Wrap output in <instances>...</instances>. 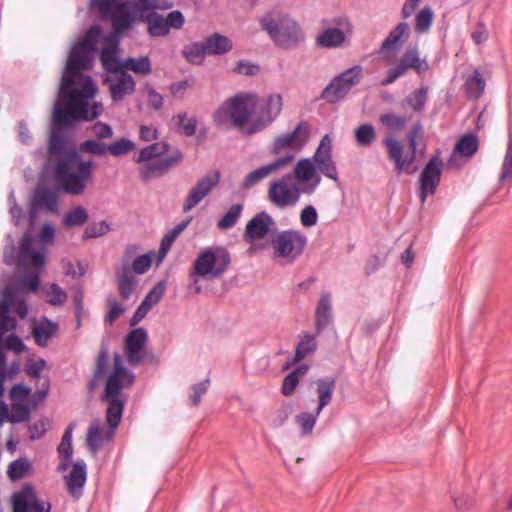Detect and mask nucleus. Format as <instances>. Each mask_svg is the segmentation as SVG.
<instances>
[{"label":"nucleus","mask_w":512,"mask_h":512,"mask_svg":"<svg viewBox=\"0 0 512 512\" xmlns=\"http://www.w3.org/2000/svg\"><path fill=\"white\" fill-rule=\"evenodd\" d=\"M100 34L99 26L90 27L69 52L53 108V121L56 125L67 126L78 121H92L104 111L102 102L95 100L97 85L90 76L81 72L91 67Z\"/></svg>","instance_id":"nucleus-1"},{"label":"nucleus","mask_w":512,"mask_h":512,"mask_svg":"<svg viewBox=\"0 0 512 512\" xmlns=\"http://www.w3.org/2000/svg\"><path fill=\"white\" fill-rule=\"evenodd\" d=\"M283 98L271 93L266 97L256 92L241 91L226 99L214 112L213 120L221 127H234L253 135L269 127L281 114Z\"/></svg>","instance_id":"nucleus-2"},{"label":"nucleus","mask_w":512,"mask_h":512,"mask_svg":"<svg viewBox=\"0 0 512 512\" xmlns=\"http://www.w3.org/2000/svg\"><path fill=\"white\" fill-rule=\"evenodd\" d=\"M260 27L272 42L282 49H294L305 41V33L291 15L281 11H269L259 19Z\"/></svg>","instance_id":"nucleus-3"},{"label":"nucleus","mask_w":512,"mask_h":512,"mask_svg":"<svg viewBox=\"0 0 512 512\" xmlns=\"http://www.w3.org/2000/svg\"><path fill=\"white\" fill-rule=\"evenodd\" d=\"M93 169L92 161H84L76 151H73L57 163L54 174L58 186L65 193L81 195L92 179Z\"/></svg>","instance_id":"nucleus-4"},{"label":"nucleus","mask_w":512,"mask_h":512,"mask_svg":"<svg viewBox=\"0 0 512 512\" xmlns=\"http://www.w3.org/2000/svg\"><path fill=\"white\" fill-rule=\"evenodd\" d=\"M231 258L229 252L222 246H212L204 249L196 257L191 277L196 284L200 280H215L221 278L227 271Z\"/></svg>","instance_id":"nucleus-5"},{"label":"nucleus","mask_w":512,"mask_h":512,"mask_svg":"<svg viewBox=\"0 0 512 512\" xmlns=\"http://www.w3.org/2000/svg\"><path fill=\"white\" fill-rule=\"evenodd\" d=\"M119 33L108 35L103 39L101 51V62L105 69H121L126 72L130 70L135 74L146 76L151 72V62L148 56L139 58H127L121 60L119 54Z\"/></svg>","instance_id":"nucleus-6"},{"label":"nucleus","mask_w":512,"mask_h":512,"mask_svg":"<svg viewBox=\"0 0 512 512\" xmlns=\"http://www.w3.org/2000/svg\"><path fill=\"white\" fill-rule=\"evenodd\" d=\"M133 382L134 374L124 367L121 355L114 354L113 368L108 374L104 390V400L109 403L108 407L118 405L123 413L125 397L122 391L129 388Z\"/></svg>","instance_id":"nucleus-7"},{"label":"nucleus","mask_w":512,"mask_h":512,"mask_svg":"<svg viewBox=\"0 0 512 512\" xmlns=\"http://www.w3.org/2000/svg\"><path fill=\"white\" fill-rule=\"evenodd\" d=\"M310 138V127L306 122H300L289 132L277 135L270 146V153L275 157L289 158V165L296 155L306 146Z\"/></svg>","instance_id":"nucleus-8"},{"label":"nucleus","mask_w":512,"mask_h":512,"mask_svg":"<svg viewBox=\"0 0 512 512\" xmlns=\"http://www.w3.org/2000/svg\"><path fill=\"white\" fill-rule=\"evenodd\" d=\"M323 29L315 38L316 46L325 49L340 48L350 43L353 25L346 17L323 20Z\"/></svg>","instance_id":"nucleus-9"},{"label":"nucleus","mask_w":512,"mask_h":512,"mask_svg":"<svg viewBox=\"0 0 512 512\" xmlns=\"http://www.w3.org/2000/svg\"><path fill=\"white\" fill-rule=\"evenodd\" d=\"M122 414L120 406L108 407L106 412L108 426H105L98 419L91 422L87 431L86 443L93 453H97L100 448L113 439Z\"/></svg>","instance_id":"nucleus-10"},{"label":"nucleus","mask_w":512,"mask_h":512,"mask_svg":"<svg viewBox=\"0 0 512 512\" xmlns=\"http://www.w3.org/2000/svg\"><path fill=\"white\" fill-rule=\"evenodd\" d=\"M307 242V236L302 231L288 229L277 233L271 240V246L276 258L291 263L304 252Z\"/></svg>","instance_id":"nucleus-11"},{"label":"nucleus","mask_w":512,"mask_h":512,"mask_svg":"<svg viewBox=\"0 0 512 512\" xmlns=\"http://www.w3.org/2000/svg\"><path fill=\"white\" fill-rule=\"evenodd\" d=\"M302 194L304 193L294 181L293 175L289 173L272 180L267 190L269 202L279 209L294 207Z\"/></svg>","instance_id":"nucleus-12"},{"label":"nucleus","mask_w":512,"mask_h":512,"mask_svg":"<svg viewBox=\"0 0 512 512\" xmlns=\"http://www.w3.org/2000/svg\"><path fill=\"white\" fill-rule=\"evenodd\" d=\"M409 70H414L418 75H422L429 70V63L425 57H421L417 45H410L406 48L398 63L387 71V75L381 81V85L387 86L392 84Z\"/></svg>","instance_id":"nucleus-13"},{"label":"nucleus","mask_w":512,"mask_h":512,"mask_svg":"<svg viewBox=\"0 0 512 512\" xmlns=\"http://www.w3.org/2000/svg\"><path fill=\"white\" fill-rule=\"evenodd\" d=\"M363 76V67L354 65L335 76L324 89L322 97L330 103L342 100L349 91L360 83Z\"/></svg>","instance_id":"nucleus-14"},{"label":"nucleus","mask_w":512,"mask_h":512,"mask_svg":"<svg viewBox=\"0 0 512 512\" xmlns=\"http://www.w3.org/2000/svg\"><path fill=\"white\" fill-rule=\"evenodd\" d=\"M335 389V380L332 378H323L317 381V392L319 397V404L315 413L302 412L296 416V422L301 429L304 436L310 435L317 422V418L324 407H326L332 400Z\"/></svg>","instance_id":"nucleus-15"},{"label":"nucleus","mask_w":512,"mask_h":512,"mask_svg":"<svg viewBox=\"0 0 512 512\" xmlns=\"http://www.w3.org/2000/svg\"><path fill=\"white\" fill-rule=\"evenodd\" d=\"M294 181L304 194H312L321 183V173L313 163V159L304 157L299 159L293 167Z\"/></svg>","instance_id":"nucleus-16"},{"label":"nucleus","mask_w":512,"mask_h":512,"mask_svg":"<svg viewBox=\"0 0 512 512\" xmlns=\"http://www.w3.org/2000/svg\"><path fill=\"white\" fill-rule=\"evenodd\" d=\"M275 226L274 219L266 212L255 215L247 224L243 238L250 244V250L264 249L267 244H259Z\"/></svg>","instance_id":"nucleus-17"},{"label":"nucleus","mask_w":512,"mask_h":512,"mask_svg":"<svg viewBox=\"0 0 512 512\" xmlns=\"http://www.w3.org/2000/svg\"><path fill=\"white\" fill-rule=\"evenodd\" d=\"M10 502L13 512H50L49 502L39 501L34 488L26 484L11 495Z\"/></svg>","instance_id":"nucleus-18"},{"label":"nucleus","mask_w":512,"mask_h":512,"mask_svg":"<svg viewBox=\"0 0 512 512\" xmlns=\"http://www.w3.org/2000/svg\"><path fill=\"white\" fill-rule=\"evenodd\" d=\"M12 402L11 413L6 419L12 423L23 422L29 418L30 409L37 403L31 401V389L23 385H16L10 391Z\"/></svg>","instance_id":"nucleus-19"},{"label":"nucleus","mask_w":512,"mask_h":512,"mask_svg":"<svg viewBox=\"0 0 512 512\" xmlns=\"http://www.w3.org/2000/svg\"><path fill=\"white\" fill-rule=\"evenodd\" d=\"M314 165L321 174L338 181V171L332 157V140L328 134L324 135L312 157Z\"/></svg>","instance_id":"nucleus-20"},{"label":"nucleus","mask_w":512,"mask_h":512,"mask_svg":"<svg viewBox=\"0 0 512 512\" xmlns=\"http://www.w3.org/2000/svg\"><path fill=\"white\" fill-rule=\"evenodd\" d=\"M442 165L440 152H437L424 167L420 176V197L422 202H425L428 195L435 193L441 179Z\"/></svg>","instance_id":"nucleus-21"},{"label":"nucleus","mask_w":512,"mask_h":512,"mask_svg":"<svg viewBox=\"0 0 512 512\" xmlns=\"http://www.w3.org/2000/svg\"><path fill=\"white\" fill-rule=\"evenodd\" d=\"M109 76L105 81L109 85L111 97L114 101L122 100L126 95L132 94L135 90L133 77L121 69H105Z\"/></svg>","instance_id":"nucleus-22"},{"label":"nucleus","mask_w":512,"mask_h":512,"mask_svg":"<svg viewBox=\"0 0 512 512\" xmlns=\"http://www.w3.org/2000/svg\"><path fill=\"white\" fill-rule=\"evenodd\" d=\"M383 143L386 146L390 160L393 161L395 165L397 174L414 173L415 169L412 168V164L415 161L414 156H411L408 152L404 153L403 146L400 141L389 136L383 140Z\"/></svg>","instance_id":"nucleus-23"},{"label":"nucleus","mask_w":512,"mask_h":512,"mask_svg":"<svg viewBox=\"0 0 512 512\" xmlns=\"http://www.w3.org/2000/svg\"><path fill=\"white\" fill-rule=\"evenodd\" d=\"M219 178V174L213 172L198 180L185 199L183 211L188 212L199 204L218 184Z\"/></svg>","instance_id":"nucleus-24"},{"label":"nucleus","mask_w":512,"mask_h":512,"mask_svg":"<svg viewBox=\"0 0 512 512\" xmlns=\"http://www.w3.org/2000/svg\"><path fill=\"white\" fill-rule=\"evenodd\" d=\"M410 34V27L407 22L398 23L383 40L379 54L385 59H391L407 41Z\"/></svg>","instance_id":"nucleus-25"},{"label":"nucleus","mask_w":512,"mask_h":512,"mask_svg":"<svg viewBox=\"0 0 512 512\" xmlns=\"http://www.w3.org/2000/svg\"><path fill=\"white\" fill-rule=\"evenodd\" d=\"M147 339V332L143 328H136L127 335L125 342V355L131 365H138L141 363L145 355Z\"/></svg>","instance_id":"nucleus-26"},{"label":"nucleus","mask_w":512,"mask_h":512,"mask_svg":"<svg viewBox=\"0 0 512 512\" xmlns=\"http://www.w3.org/2000/svg\"><path fill=\"white\" fill-rule=\"evenodd\" d=\"M183 159V154L179 150H175L170 156L160 158L154 162L142 164L140 167V175L143 180L147 181L152 178L160 177L169 169L180 163Z\"/></svg>","instance_id":"nucleus-27"},{"label":"nucleus","mask_w":512,"mask_h":512,"mask_svg":"<svg viewBox=\"0 0 512 512\" xmlns=\"http://www.w3.org/2000/svg\"><path fill=\"white\" fill-rule=\"evenodd\" d=\"M86 464L79 460L72 466L71 471L64 477L67 490L70 495L76 499L83 494V488L86 483Z\"/></svg>","instance_id":"nucleus-28"},{"label":"nucleus","mask_w":512,"mask_h":512,"mask_svg":"<svg viewBox=\"0 0 512 512\" xmlns=\"http://www.w3.org/2000/svg\"><path fill=\"white\" fill-rule=\"evenodd\" d=\"M166 290V285L163 281L158 282L146 295L140 306L136 309L134 315L130 320L131 325H136L140 322L147 313L155 306L163 297Z\"/></svg>","instance_id":"nucleus-29"},{"label":"nucleus","mask_w":512,"mask_h":512,"mask_svg":"<svg viewBox=\"0 0 512 512\" xmlns=\"http://www.w3.org/2000/svg\"><path fill=\"white\" fill-rule=\"evenodd\" d=\"M450 498L454 510L457 512H468L476 506L474 492L465 487H455L450 490Z\"/></svg>","instance_id":"nucleus-30"},{"label":"nucleus","mask_w":512,"mask_h":512,"mask_svg":"<svg viewBox=\"0 0 512 512\" xmlns=\"http://www.w3.org/2000/svg\"><path fill=\"white\" fill-rule=\"evenodd\" d=\"M478 149V139L473 134L463 136L456 144L455 149L448 160L449 166H458V157H471Z\"/></svg>","instance_id":"nucleus-31"},{"label":"nucleus","mask_w":512,"mask_h":512,"mask_svg":"<svg viewBox=\"0 0 512 512\" xmlns=\"http://www.w3.org/2000/svg\"><path fill=\"white\" fill-rule=\"evenodd\" d=\"M119 294L123 299H128L137 285V279L133 275L129 263L126 262L116 272Z\"/></svg>","instance_id":"nucleus-32"},{"label":"nucleus","mask_w":512,"mask_h":512,"mask_svg":"<svg viewBox=\"0 0 512 512\" xmlns=\"http://www.w3.org/2000/svg\"><path fill=\"white\" fill-rule=\"evenodd\" d=\"M204 50L208 55H223L232 50L233 43L230 38L220 33H214L204 41Z\"/></svg>","instance_id":"nucleus-33"},{"label":"nucleus","mask_w":512,"mask_h":512,"mask_svg":"<svg viewBox=\"0 0 512 512\" xmlns=\"http://www.w3.org/2000/svg\"><path fill=\"white\" fill-rule=\"evenodd\" d=\"M74 429V424H70L64 435L62 436L61 442L58 446V454L61 460L58 470L63 472L65 471L71 464L72 456H73V448H72V433Z\"/></svg>","instance_id":"nucleus-34"},{"label":"nucleus","mask_w":512,"mask_h":512,"mask_svg":"<svg viewBox=\"0 0 512 512\" xmlns=\"http://www.w3.org/2000/svg\"><path fill=\"white\" fill-rule=\"evenodd\" d=\"M58 331V325L46 318L40 320L33 328L32 334L39 346H46Z\"/></svg>","instance_id":"nucleus-35"},{"label":"nucleus","mask_w":512,"mask_h":512,"mask_svg":"<svg viewBox=\"0 0 512 512\" xmlns=\"http://www.w3.org/2000/svg\"><path fill=\"white\" fill-rule=\"evenodd\" d=\"M169 146L165 142H156L141 149L134 161L139 164H146L160 159L168 152Z\"/></svg>","instance_id":"nucleus-36"},{"label":"nucleus","mask_w":512,"mask_h":512,"mask_svg":"<svg viewBox=\"0 0 512 512\" xmlns=\"http://www.w3.org/2000/svg\"><path fill=\"white\" fill-rule=\"evenodd\" d=\"M332 318L331 303L329 295H322L318 306L316 308V328L317 331H322L330 322Z\"/></svg>","instance_id":"nucleus-37"},{"label":"nucleus","mask_w":512,"mask_h":512,"mask_svg":"<svg viewBox=\"0 0 512 512\" xmlns=\"http://www.w3.org/2000/svg\"><path fill=\"white\" fill-rule=\"evenodd\" d=\"M33 203L38 206H44L50 212H57L58 198L55 191L50 189H38L33 197Z\"/></svg>","instance_id":"nucleus-38"},{"label":"nucleus","mask_w":512,"mask_h":512,"mask_svg":"<svg viewBox=\"0 0 512 512\" xmlns=\"http://www.w3.org/2000/svg\"><path fill=\"white\" fill-rule=\"evenodd\" d=\"M379 122L389 133H397L405 129L407 120L405 117L394 112L383 113L379 117Z\"/></svg>","instance_id":"nucleus-39"},{"label":"nucleus","mask_w":512,"mask_h":512,"mask_svg":"<svg viewBox=\"0 0 512 512\" xmlns=\"http://www.w3.org/2000/svg\"><path fill=\"white\" fill-rule=\"evenodd\" d=\"M317 348V343L315 337L310 334H305L301 340L299 341L295 353V358L292 362H289L285 365V368H288L290 365L304 359L309 354L313 353Z\"/></svg>","instance_id":"nucleus-40"},{"label":"nucleus","mask_w":512,"mask_h":512,"mask_svg":"<svg viewBox=\"0 0 512 512\" xmlns=\"http://www.w3.org/2000/svg\"><path fill=\"white\" fill-rule=\"evenodd\" d=\"M434 20V11L428 5L422 7L415 15L414 30L418 34L426 33L430 30Z\"/></svg>","instance_id":"nucleus-41"},{"label":"nucleus","mask_w":512,"mask_h":512,"mask_svg":"<svg viewBox=\"0 0 512 512\" xmlns=\"http://www.w3.org/2000/svg\"><path fill=\"white\" fill-rule=\"evenodd\" d=\"M32 471V465L26 458H19L10 463L7 469V475L12 481H16L28 476Z\"/></svg>","instance_id":"nucleus-42"},{"label":"nucleus","mask_w":512,"mask_h":512,"mask_svg":"<svg viewBox=\"0 0 512 512\" xmlns=\"http://www.w3.org/2000/svg\"><path fill=\"white\" fill-rule=\"evenodd\" d=\"M465 89L470 97L478 98L485 90V81L479 71L474 73L466 79Z\"/></svg>","instance_id":"nucleus-43"},{"label":"nucleus","mask_w":512,"mask_h":512,"mask_svg":"<svg viewBox=\"0 0 512 512\" xmlns=\"http://www.w3.org/2000/svg\"><path fill=\"white\" fill-rule=\"evenodd\" d=\"M427 93L428 89L426 87L415 90L409 97H407L402 102V106H408L412 110L417 112L422 111L427 101Z\"/></svg>","instance_id":"nucleus-44"},{"label":"nucleus","mask_w":512,"mask_h":512,"mask_svg":"<svg viewBox=\"0 0 512 512\" xmlns=\"http://www.w3.org/2000/svg\"><path fill=\"white\" fill-rule=\"evenodd\" d=\"M354 135L358 145L363 147L370 146L376 138L375 128L371 124L358 126L354 131Z\"/></svg>","instance_id":"nucleus-45"},{"label":"nucleus","mask_w":512,"mask_h":512,"mask_svg":"<svg viewBox=\"0 0 512 512\" xmlns=\"http://www.w3.org/2000/svg\"><path fill=\"white\" fill-rule=\"evenodd\" d=\"M242 210L243 206L241 204L232 205L225 215L219 220L217 224L218 228L222 230L232 228L239 220Z\"/></svg>","instance_id":"nucleus-46"},{"label":"nucleus","mask_w":512,"mask_h":512,"mask_svg":"<svg viewBox=\"0 0 512 512\" xmlns=\"http://www.w3.org/2000/svg\"><path fill=\"white\" fill-rule=\"evenodd\" d=\"M45 295L47 302L52 306L64 305L68 297L66 291L55 283L50 284L46 288Z\"/></svg>","instance_id":"nucleus-47"},{"label":"nucleus","mask_w":512,"mask_h":512,"mask_svg":"<svg viewBox=\"0 0 512 512\" xmlns=\"http://www.w3.org/2000/svg\"><path fill=\"white\" fill-rule=\"evenodd\" d=\"M135 149V143L127 138H120L107 145V153L112 156L119 157L126 155Z\"/></svg>","instance_id":"nucleus-48"},{"label":"nucleus","mask_w":512,"mask_h":512,"mask_svg":"<svg viewBox=\"0 0 512 512\" xmlns=\"http://www.w3.org/2000/svg\"><path fill=\"white\" fill-rule=\"evenodd\" d=\"M88 220V213L82 206L69 210L64 217V225L67 227L81 226Z\"/></svg>","instance_id":"nucleus-49"},{"label":"nucleus","mask_w":512,"mask_h":512,"mask_svg":"<svg viewBox=\"0 0 512 512\" xmlns=\"http://www.w3.org/2000/svg\"><path fill=\"white\" fill-rule=\"evenodd\" d=\"M512 179V133H509L507 150L504 156L499 181L501 183Z\"/></svg>","instance_id":"nucleus-50"},{"label":"nucleus","mask_w":512,"mask_h":512,"mask_svg":"<svg viewBox=\"0 0 512 512\" xmlns=\"http://www.w3.org/2000/svg\"><path fill=\"white\" fill-rule=\"evenodd\" d=\"M189 221L179 223L175 228L170 230L162 239L160 246V253L162 257H165L169 249L171 248L175 239L179 234L187 227Z\"/></svg>","instance_id":"nucleus-51"},{"label":"nucleus","mask_w":512,"mask_h":512,"mask_svg":"<svg viewBox=\"0 0 512 512\" xmlns=\"http://www.w3.org/2000/svg\"><path fill=\"white\" fill-rule=\"evenodd\" d=\"M183 53H184V56L186 57V59L193 64L202 63L204 56L208 55L206 53V50H204L203 42L194 43V44L189 45L188 47L185 48Z\"/></svg>","instance_id":"nucleus-52"},{"label":"nucleus","mask_w":512,"mask_h":512,"mask_svg":"<svg viewBox=\"0 0 512 512\" xmlns=\"http://www.w3.org/2000/svg\"><path fill=\"white\" fill-rule=\"evenodd\" d=\"M153 252H149L140 256H137L131 263L130 268L132 272L136 274H144L149 270L152 265Z\"/></svg>","instance_id":"nucleus-53"},{"label":"nucleus","mask_w":512,"mask_h":512,"mask_svg":"<svg viewBox=\"0 0 512 512\" xmlns=\"http://www.w3.org/2000/svg\"><path fill=\"white\" fill-rule=\"evenodd\" d=\"M80 151L94 156H102L107 153V145L97 140H86L80 144Z\"/></svg>","instance_id":"nucleus-54"},{"label":"nucleus","mask_w":512,"mask_h":512,"mask_svg":"<svg viewBox=\"0 0 512 512\" xmlns=\"http://www.w3.org/2000/svg\"><path fill=\"white\" fill-rule=\"evenodd\" d=\"M178 125L186 136H193L196 133L197 120L194 116H188L186 113L177 115Z\"/></svg>","instance_id":"nucleus-55"},{"label":"nucleus","mask_w":512,"mask_h":512,"mask_svg":"<svg viewBox=\"0 0 512 512\" xmlns=\"http://www.w3.org/2000/svg\"><path fill=\"white\" fill-rule=\"evenodd\" d=\"M108 304V311L105 316V323L111 326L116 319H118L124 312L125 308L121 306L115 299L108 298L107 299Z\"/></svg>","instance_id":"nucleus-56"},{"label":"nucleus","mask_w":512,"mask_h":512,"mask_svg":"<svg viewBox=\"0 0 512 512\" xmlns=\"http://www.w3.org/2000/svg\"><path fill=\"white\" fill-rule=\"evenodd\" d=\"M300 222L304 227H313L318 222V212L312 205L305 206L300 212Z\"/></svg>","instance_id":"nucleus-57"},{"label":"nucleus","mask_w":512,"mask_h":512,"mask_svg":"<svg viewBox=\"0 0 512 512\" xmlns=\"http://www.w3.org/2000/svg\"><path fill=\"white\" fill-rule=\"evenodd\" d=\"M289 158L275 157V159L265 165H262V169L265 171L267 176L277 174L287 167H289Z\"/></svg>","instance_id":"nucleus-58"},{"label":"nucleus","mask_w":512,"mask_h":512,"mask_svg":"<svg viewBox=\"0 0 512 512\" xmlns=\"http://www.w3.org/2000/svg\"><path fill=\"white\" fill-rule=\"evenodd\" d=\"M47 367V363L42 358H29L26 363V372L30 377L40 378L41 372Z\"/></svg>","instance_id":"nucleus-59"},{"label":"nucleus","mask_w":512,"mask_h":512,"mask_svg":"<svg viewBox=\"0 0 512 512\" xmlns=\"http://www.w3.org/2000/svg\"><path fill=\"white\" fill-rule=\"evenodd\" d=\"M210 385V380L207 378L191 387V394L189 396L192 405L198 406L201 402L202 396L207 392Z\"/></svg>","instance_id":"nucleus-60"},{"label":"nucleus","mask_w":512,"mask_h":512,"mask_svg":"<svg viewBox=\"0 0 512 512\" xmlns=\"http://www.w3.org/2000/svg\"><path fill=\"white\" fill-rule=\"evenodd\" d=\"M110 231V225L105 222H97L88 225L84 231V235L87 238H97L107 234Z\"/></svg>","instance_id":"nucleus-61"},{"label":"nucleus","mask_w":512,"mask_h":512,"mask_svg":"<svg viewBox=\"0 0 512 512\" xmlns=\"http://www.w3.org/2000/svg\"><path fill=\"white\" fill-rule=\"evenodd\" d=\"M267 177V174L260 166L245 176L242 186L246 189L252 188L253 186L257 185L258 183L266 179Z\"/></svg>","instance_id":"nucleus-62"},{"label":"nucleus","mask_w":512,"mask_h":512,"mask_svg":"<svg viewBox=\"0 0 512 512\" xmlns=\"http://www.w3.org/2000/svg\"><path fill=\"white\" fill-rule=\"evenodd\" d=\"M89 130L98 139H109L113 136L112 127L101 121L94 123Z\"/></svg>","instance_id":"nucleus-63"},{"label":"nucleus","mask_w":512,"mask_h":512,"mask_svg":"<svg viewBox=\"0 0 512 512\" xmlns=\"http://www.w3.org/2000/svg\"><path fill=\"white\" fill-rule=\"evenodd\" d=\"M299 384L297 373H289L283 380L281 392L284 396H290L294 393Z\"/></svg>","instance_id":"nucleus-64"}]
</instances>
